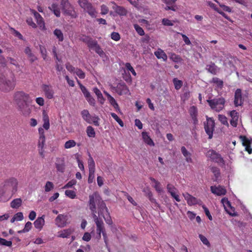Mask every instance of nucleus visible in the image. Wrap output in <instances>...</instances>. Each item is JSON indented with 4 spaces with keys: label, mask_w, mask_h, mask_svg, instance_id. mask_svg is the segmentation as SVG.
I'll use <instances>...</instances> for the list:
<instances>
[{
    "label": "nucleus",
    "mask_w": 252,
    "mask_h": 252,
    "mask_svg": "<svg viewBox=\"0 0 252 252\" xmlns=\"http://www.w3.org/2000/svg\"><path fill=\"white\" fill-rule=\"evenodd\" d=\"M49 9L52 11L54 14L58 17L60 16L61 11L58 5L53 3L50 6H49Z\"/></svg>",
    "instance_id": "obj_36"
},
{
    "label": "nucleus",
    "mask_w": 252,
    "mask_h": 252,
    "mask_svg": "<svg viewBox=\"0 0 252 252\" xmlns=\"http://www.w3.org/2000/svg\"><path fill=\"white\" fill-rule=\"evenodd\" d=\"M61 5L63 7V10L67 14H70V4H69L68 0H62Z\"/></svg>",
    "instance_id": "obj_35"
},
{
    "label": "nucleus",
    "mask_w": 252,
    "mask_h": 252,
    "mask_svg": "<svg viewBox=\"0 0 252 252\" xmlns=\"http://www.w3.org/2000/svg\"><path fill=\"white\" fill-rule=\"evenodd\" d=\"M97 45L96 41L90 38L88 39V45L90 48L94 49Z\"/></svg>",
    "instance_id": "obj_62"
},
{
    "label": "nucleus",
    "mask_w": 252,
    "mask_h": 252,
    "mask_svg": "<svg viewBox=\"0 0 252 252\" xmlns=\"http://www.w3.org/2000/svg\"><path fill=\"white\" fill-rule=\"evenodd\" d=\"M218 118L219 121L224 125H228L226 117L223 115H219Z\"/></svg>",
    "instance_id": "obj_61"
},
{
    "label": "nucleus",
    "mask_w": 252,
    "mask_h": 252,
    "mask_svg": "<svg viewBox=\"0 0 252 252\" xmlns=\"http://www.w3.org/2000/svg\"><path fill=\"white\" fill-rule=\"evenodd\" d=\"M207 156L216 162H221L222 159L220 156L214 150H209L207 153Z\"/></svg>",
    "instance_id": "obj_19"
},
{
    "label": "nucleus",
    "mask_w": 252,
    "mask_h": 252,
    "mask_svg": "<svg viewBox=\"0 0 252 252\" xmlns=\"http://www.w3.org/2000/svg\"><path fill=\"white\" fill-rule=\"evenodd\" d=\"M88 163L89 172H95V163L93 158L90 155Z\"/></svg>",
    "instance_id": "obj_40"
},
{
    "label": "nucleus",
    "mask_w": 252,
    "mask_h": 252,
    "mask_svg": "<svg viewBox=\"0 0 252 252\" xmlns=\"http://www.w3.org/2000/svg\"><path fill=\"white\" fill-rule=\"evenodd\" d=\"M15 86L13 78L8 79L2 74H0V90L4 92L12 90Z\"/></svg>",
    "instance_id": "obj_3"
},
{
    "label": "nucleus",
    "mask_w": 252,
    "mask_h": 252,
    "mask_svg": "<svg viewBox=\"0 0 252 252\" xmlns=\"http://www.w3.org/2000/svg\"><path fill=\"white\" fill-rule=\"evenodd\" d=\"M44 224V216L38 218L33 223L34 227L39 230H41L42 229Z\"/></svg>",
    "instance_id": "obj_27"
},
{
    "label": "nucleus",
    "mask_w": 252,
    "mask_h": 252,
    "mask_svg": "<svg viewBox=\"0 0 252 252\" xmlns=\"http://www.w3.org/2000/svg\"><path fill=\"white\" fill-rule=\"evenodd\" d=\"M18 185L19 182L17 179L13 177L5 179L3 183V186L5 189L13 194L17 192Z\"/></svg>",
    "instance_id": "obj_4"
},
{
    "label": "nucleus",
    "mask_w": 252,
    "mask_h": 252,
    "mask_svg": "<svg viewBox=\"0 0 252 252\" xmlns=\"http://www.w3.org/2000/svg\"><path fill=\"white\" fill-rule=\"evenodd\" d=\"M111 115L115 120V121L120 125L121 126H124L123 122L120 118H119V117L115 113H111Z\"/></svg>",
    "instance_id": "obj_55"
},
{
    "label": "nucleus",
    "mask_w": 252,
    "mask_h": 252,
    "mask_svg": "<svg viewBox=\"0 0 252 252\" xmlns=\"http://www.w3.org/2000/svg\"><path fill=\"white\" fill-rule=\"evenodd\" d=\"M24 52L31 62H33L36 60L37 58L36 56L32 53L31 49L29 47H26L24 50Z\"/></svg>",
    "instance_id": "obj_32"
},
{
    "label": "nucleus",
    "mask_w": 252,
    "mask_h": 252,
    "mask_svg": "<svg viewBox=\"0 0 252 252\" xmlns=\"http://www.w3.org/2000/svg\"><path fill=\"white\" fill-rule=\"evenodd\" d=\"M22 203V200L21 198L14 199L11 202L10 207L13 209H17L21 206Z\"/></svg>",
    "instance_id": "obj_38"
},
{
    "label": "nucleus",
    "mask_w": 252,
    "mask_h": 252,
    "mask_svg": "<svg viewBox=\"0 0 252 252\" xmlns=\"http://www.w3.org/2000/svg\"><path fill=\"white\" fill-rule=\"evenodd\" d=\"M94 50L95 51L96 53H97L100 57L103 58L104 57H106V55L105 53L103 52V51L102 50V49L100 47V46L97 45L94 49Z\"/></svg>",
    "instance_id": "obj_49"
},
{
    "label": "nucleus",
    "mask_w": 252,
    "mask_h": 252,
    "mask_svg": "<svg viewBox=\"0 0 252 252\" xmlns=\"http://www.w3.org/2000/svg\"><path fill=\"white\" fill-rule=\"evenodd\" d=\"M229 115L231 118L230 124L233 127H236L239 119L238 113L236 110H232L229 112Z\"/></svg>",
    "instance_id": "obj_24"
},
{
    "label": "nucleus",
    "mask_w": 252,
    "mask_h": 252,
    "mask_svg": "<svg viewBox=\"0 0 252 252\" xmlns=\"http://www.w3.org/2000/svg\"><path fill=\"white\" fill-rule=\"evenodd\" d=\"M42 89L45 96L48 99H52L54 97V92L52 87L47 85H43Z\"/></svg>",
    "instance_id": "obj_21"
},
{
    "label": "nucleus",
    "mask_w": 252,
    "mask_h": 252,
    "mask_svg": "<svg viewBox=\"0 0 252 252\" xmlns=\"http://www.w3.org/2000/svg\"><path fill=\"white\" fill-rule=\"evenodd\" d=\"M29 95L23 91H17L13 95V101L16 106L29 100Z\"/></svg>",
    "instance_id": "obj_7"
},
{
    "label": "nucleus",
    "mask_w": 252,
    "mask_h": 252,
    "mask_svg": "<svg viewBox=\"0 0 252 252\" xmlns=\"http://www.w3.org/2000/svg\"><path fill=\"white\" fill-rule=\"evenodd\" d=\"M183 196L189 206H192L196 204L201 205L202 202L200 200L197 199L188 192L183 193Z\"/></svg>",
    "instance_id": "obj_15"
},
{
    "label": "nucleus",
    "mask_w": 252,
    "mask_h": 252,
    "mask_svg": "<svg viewBox=\"0 0 252 252\" xmlns=\"http://www.w3.org/2000/svg\"><path fill=\"white\" fill-rule=\"evenodd\" d=\"M78 3L80 6L91 17H96L97 12L95 7L88 0H78Z\"/></svg>",
    "instance_id": "obj_5"
},
{
    "label": "nucleus",
    "mask_w": 252,
    "mask_h": 252,
    "mask_svg": "<svg viewBox=\"0 0 252 252\" xmlns=\"http://www.w3.org/2000/svg\"><path fill=\"white\" fill-rule=\"evenodd\" d=\"M155 55L158 59H161L163 61H166L167 60V56L163 50L161 49H158L157 51L155 52Z\"/></svg>",
    "instance_id": "obj_34"
},
{
    "label": "nucleus",
    "mask_w": 252,
    "mask_h": 252,
    "mask_svg": "<svg viewBox=\"0 0 252 252\" xmlns=\"http://www.w3.org/2000/svg\"><path fill=\"white\" fill-rule=\"evenodd\" d=\"M110 3L112 5V8L118 15L120 16H126L127 15L128 11L124 7L117 5L114 1H111Z\"/></svg>",
    "instance_id": "obj_16"
},
{
    "label": "nucleus",
    "mask_w": 252,
    "mask_h": 252,
    "mask_svg": "<svg viewBox=\"0 0 252 252\" xmlns=\"http://www.w3.org/2000/svg\"><path fill=\"white\" fill-rule=\"evenodd\" d=\"M94 221L96 225V232L99 238L101 237V234L105 232L104 223L102 220L98 217L96 215L93 216Z\"/></svg>",
    "instance_id": "obj_10"
},
{
    "label": "nucleus",
    "mask_w": 252,
    "mask_h": 252,
    "mask_svg": "<svg viewBox=\"0 0 252 252\" xmlns=\"http://www.w3.org/2000/svg\"><path fill=\"white\" fill-rule=\"evenodd\" d=\"M206 69L212 74H216L219 71L218 67L213 63H210L207 64L206 67Z\"/></svg>",
    "instance_id": "obj_30"
},
{
    "label": "nucleus",
    "mask_w": 252,
    "mask_h": 252,
    "mask_svg": "<svg viewBox=\"0 0 252 252\" xmlns=\"http://www.w3.org/2000/svg\"><path fill=\"white\" fill-rule=\"evenodd\" d=\"M32 13L33 14L36 23L39 27V28L42 30H44L45 29V23L43 20V18L36 11L34 10H31Z\"/></svg>",
    "instance_id": "obj_17"
},
{
    "label": "nucleus",
    "mask_w": 252,
    "mask_h": 252,
    "mask_svg": "<svg viewBox=\"0 0 252 252\" xmlns=\"http://www.w3.org/2000/svg\"><path fill=\"white\" fill-rule=\"evenodd\" d=\"M65 195L71 199H74L76 197V192L72 190H66Z\"/></svg>",
    "instance_id": "obj_47"
},
{
    "label": "nucleus",
    "mask_w": 252,
    "mask_h": 252,
    "mask_svg": "<svg viewBox=\"0 0 252 252\" xmlns=\"http://www.w3.org/2000/svg\"><path fill=\"white\" fill-rule=\"evenodd\" d=\"M207 101L211 109L217 112H220L223 109L225 102L224 98L222 97L208 99Z\"/></svg>",
    "instance_id": "obj_6"
},
{
    "label": "nucleus",
    "mask_w": 252,
    "mask_h": 252,
    "mask_svg": "<svg viewBox=\"0 0 252 252\" xmlns=\"http://www.w3.org/2000/svg\"><path fill=\"white\" fill-rule=\"evenodd\" d=\"M11 192L5 189V191H0V201L5 202L8 201L13 195Z\"/></svg>",
    "instance_id": "obj_25"
},
{
    "label": "nucleus",
    "mask_w": 252,
    "mask_h": 252,
    "mask_svg": "<svg viewBox=\"0 0 252 252\" xmlns=\"http://www.w3.org/2000/svg\"><path fill=\"white\" fill-rule=\"evenodd\" d=\"M76 145V142L73 140H69L67 141L64 145V147L65 149H70L73 147H74Z\"/></svg>",
    "instance_id": "obj_46"
},
{
    "label": "nucleus",
    "mask_w": 252,
    "mask_h": 252,
    "mask_svg": "<svg viewBox=\"0 0 252 252\" xmlns=\"http://www.w3.org/2000/svg\"><path fill=\"white\" fill-rule=\"evenodd\" d=\"M78 83L79 85L81 91L82 92L83 94H84L86 98L89 96L90 95H91L90 93L88 91L87 89L85 86L81 84L79 81H78Z\"/></svg>",
    "instance_id": "obj_51"
},
{
    "label": "nucleus",
    "mask_w": 252,
    "mask_h": 252,
    "mask_svg": "<svg viewBox=\"0 0 252 252\" xmlns=\"http://www.w3.org/2000/svg\"><path fill=\"white\" fill-rule=\"evenodd\" d=\"M104 93L105 95L107 97V100L110 103V104L114 107V108L118 112H120V109L118 103L116 102L115 98L112 96L109 93L107 92L104 91Z\"/></svg>",
    "instance_id": "obj_22"
},
{
    "label": "nucleus",
    "mask_w": 252,
    "mask_h": 252,
    "mask_svg": "<svg viewBox=\"0 0 252 252\" xmlns=\"http://www.w3.org/2000/svg\"><path fill=\"white\" fill-rule=\"evenodd\" d=\"M80 79H84L85 77V73L81 69L76 68L75 73Z\"/></svg>",
    "instance_id": "obj_63"
},
{
    "label": "nucleus",
    "mask_w": 252,
    "mask_h": 252,
    "mask_svg": "<svg viewBox=\"0 0 252 252\" xmlns=\"http://www.w3.org/2000/svg\"><path fill=\"white\" fill-rule=\"evenodd\" d=\"M77 181L75 179L71 180L69 182H68L66 184H65L63 188V189L71 188L73 186L76 184Z\"/></svg>",
    "instance_id": "obj_54"
},
{
    "label": "nucleus",
    "mask_w": 252,
    "mask_h": 252,
    "mask_svg": "<svg viewBox=\"0 0 252 252\" xmlns=\"http://www.w3.org/2000/svg\"><path fill=\"white\" fill-rule=\"evenodd\" d=\"M54 35L56 37L59 42H62L64 40V36L62 31L59 29H56L53 32Z\"/></svg>",
    "instance_id": "obj_37"
},
{
    "label": "nucleus",
    "mask_w": 252,
    "mask_h": 252,
    "mask_svg": "<svg viewBox=\"0 0 252 252\" xmlns=\"http://www.w3.org/2000/svg\"><path fill=\"white\" fill-rule=\"evenodd\" d=\"M99 118L98 116L95 115L91 116V119H90V123L89 124H93L95 126H98L99 125Z\"/></svg>",
    "instance_id": "obj_45"
},
{
    "label": "nucleus",
    "mask_w": 252,
    "mask_h": 252,
    "mask_svg": "<svg viewBox=\"0 0 252 252\" xmlns=\"http://www.w3.org/2000/svg\"><path fill=\"white\" fill-rule=\"evenodd\" d=\"M54 186L52 182L47 181L44 186V189L45 192H49L54 189Z\"/></svg>",
    "instance_id": "obj_48"
},
{
    "label": "nucleus",
    "mask_w": 252,
    "mask_h": 252,
    "mask_svg": "<svg viewBox=\"0 0 252 252\" xmlns=\"http://www.w3.org/2000/svg\"><path fill=\"white\" fill-rule=\"evenodd\" d=\"M211 170L214 174V176L215 177V179L214 180L217 182L220 176V172L219 169L216 167H212Z\"/></svg>",
    "instance_id": "obj_43"
},
{
    "label": "nucleus",
    "mask_w": 252,
    "mask_h": 252,
    "mask_svg": "<svg viewBox=\"0 0 252 252\" xmlns=\"http://www.w3.org/2000/svg\"><path fill=\"white\" fill-rule=\"evenodd\" d=\"M34 106L30 104V101H28L16 107L18 111L23 116H29L32 112V109Z\"/></svg>",
    "instance_id": "obj_8"
},
{
    "label": "nucleus",
    "mask_w": 252,
    "mask_h": 252,
    "mask_svg": "<svg viewBox=\"0 0 252 252\" xmlns=\"http://www.w3.org/2000/svg\"><path fill=\"white\" fill-rule=\"evenodd\" d=\"M10 31L12 32V33L16 37H17L19 39L21 40H24V38L23 35L17 31L15 30L14 28H11Z\"/></svg>",
    "instance_id": "obj_56"
},
{
    "label": "nucleus",
    "mask_w": 252,
    "mask_h": 252,
    "mask_svg": "<svg viewBox=\"0 0 252 252\" xmlns=\"http://www.w3.org/2000/svg\"><path fill=\"white\" fill-rule=\"evenodd\" d=\"M173 83L174 84L175 89L177 90L180 89L183 86L182 81L176 78H174L173 79Z\"/></svg>",
    "instance_id": "obj_42"
},
{
    "label": "nucleus",
    "mask_w": 252,
    "mask_h": 252,
    "mask_svg": "<svg viewBox=\"0 0 252 252\" xmlns=\"http://www.w3.org/2000/svg\"><path fill=\"white\" fill-rule=\"evenodd\" d=\"M86 133L90 138H94L95 136V132L92 126H88L86 128Z\"/></svg>",
    "instance_id": "obj_39"
},
{
    "label": "nucleus",
    "mask_w": 252,
    "mask_h": 252,
    "mask_svg": "<svg viewBox=\"0 0 252 252\" xmlns=\"http://www.w3.org/2000/svg\"><path fill=\"white\" fill-rule=\"evenodd\" d=\"M73 232V229L71 228L63 229L58 232L57 237L63 238H68Z\"/></svg>",
    "instance_id": "obj_26"
},
{
    "label": "nucleus",
    "mask_w": 252,
    "mask_h": 252,
    "mask_svg": "<svg viewBox=\"0 0 252 252\" xmlns=\"http://www.w3.org/2000/svg\"><path fill=\"white\" fill-rule=\"evenodd\" d=\"M243 145L245 147V150L248 152L249 154L252 153V139H248L246 137H242Z\"/></svg>",
    "instance_id": "obj_23"
},
{
    "label": "nucleus",
    "mask_w": 252,
    "mask_h": 252,
    "mask_svg": "<svg viewBox=\"0 0 252 252\" xmlns=\"http://www.w3.org/2000/svg\"><path fill=\"white\" fill-rule=\"evenodd\" d=\"M181 150L182 154L186 158V161L189 163H191L192 162V160L191 157L190 153H189L184 146L181 147Z\"/></svg>",
    "instance_id": "obj_31"
},
{
    "label": "nucleus",
    "mask_w": 252,
    "mask_h": 252,
    "mask_svg": "<svg viewBox=\"0 0 252 252\" xmlns=\"http://www.w3.org/2000/svg\"><path fill=\"white\" fill-rule=\"evenodd\" d=\"M68 216L64 214H59L55 219L56 225L59 227H63L67 223Z\"/></svg>",
    "instance_id": "obj_13"
},
{
    "label": "nucleus",
    "mask_w": 252,
    "mask_h": 252,
    "mask_svg": "<svg viewBox=\"0 0 252 252\" xmlns=\"http://www.w3.org/2000/svg\"><path fill=\"white\" fill-rule=\"evenodd\" d=\"M234 103L235 106H241L243 104L242 91L240 89H237L235 91Z\"/></svg>",
    "instance_id": "obj_20"
},
{
    "label": "nucleus",
    "mask_w": 252,
    "mask_h": 252,
    "mask_svg": "<svg viewBox=\"0 0 252 252\" xmlns=\"http://www.w3.org/2000/svg\"><path fill=\"white\" fill-rule=\"evenodd\" d=\"M215 122L212 118L207 119V123L205 125V130L209 136V138L211 139L213 136L214 130Z\"/></svg>",
    "instance_id": "obj_12"
},
{
    "label": "nucleus",
    "mask_w": 252,
    "mask_h": 252,
    "mask_svg": "<svg viewBox=\"0 0 252 252\" xmlns=\"http://www.w3.org/2000/svg\"><path fill=\"white\" fill-rule=\"evenodd\" d=\"M162 24L165 26H172L174 25V21L167 18H163L161 21Z\"/></svg>",
    "instance_id": "obj_53"
},
{
    "label": "nucleus",
    "mask_w": 252,
    "mask_h": 252,
    "mask_svg": "<svg viewBox=\"0 0 252 252\" xmlns=\"http://www.w3.org/2000/svg\"><path fill=\"white\" fill-rule=\"evenodd\" d=\"M221 202L228 214L232 216H236L237 215V213L235 212L234 208L231 206L230 202L227 198H223L221 200Z\"/></svg>",
    "instance_id": "obj_11"
},
{
    "label": "nucleus",
    "mask_w": 252,
    "mask_h": 252,
    "mask_svg": "<svg viewBox=\"0 0 252 252\" xmlns=\"http://www.w3.org/2000/svg\"><path fill=\"white\" fill-rule=\"evenodd\" d=\"M189 114L192 117V119L193 121V123L196 124L197 122V109L194 106H192L190 107L189 109Z\"/></svg>",
    "instance_id": "obj_33"
},
{
    "label": "nucleus",
    "mask_w": 252,
    "mask_h": 252,
    "mask_svg": "<svg viewBox=\"0 0 252 252\" xmlns=\"http://www.w3.org/2000/svg\"><path fill=\"white\" fill-rule=\"evenodd\" d=\"M212 82L215 84L219 88H221L223 85V81L218 78H213Z\"/></svg>",
    "instance_id": "obj_52"
},
{
    "label": "nucleus",
    "mask_w": 252,
    "mask_h": 252,
    "mask_svg": "<svg viewBox=\"0 0 252 252\" xmlns=\"http://www.w3.org/2000/svg\"><path fill=\"white\" fill-rule=\"evenodd\" d=\"M199 237L204 245H205L208 247L210 246V244L205 236H203L202 234H199Z\"/></svg>",
    "instance_id": "obj_59"
},
{
    "label": "nucleus",
    "mask_w": 252,
    "mask_h": 252,
    "mask_svg": "<svg viewBox=\"0 0 252 252\" xmlns=\"http://www.w3.org/2000/svg\"><path fill=\"white\" fill-rule=\"evenodd\" d=\"M93 90H94V92L95 94L96 95L98 99L99 100L100 102L101 103H103L104 99L103 98V95H102L101 92L100 91V90L98 89H97V88H94Z\"/></svg>",
    "instance_id": "obj_44"
},
{
    "label": "nucleus",
    "mask_w": 252,
    "mask_h": 252,
    "mask_svg": "<svg viewBox=\"0 0 252 252\" xmlns=\"http://www.w3.org/2000/svg\"><path fill=\"white\" fill-rule=\"evenodd\" d=\"M133 27L136 32L138 34H139L141 36L144 35L145 34V32L143 29L140 27L138 24H134Z\"/></svg>",
    "instance_id": "obj_50"
},
{
    "label": "nucleus",
    "mask_w": 252,
    "mask_h": 252,
    "mask_svg": "<svg viewBox=\"0 0 252 252\" xmlns=\"http://www.w3.org/2000/svg\"><path fill=\"white\" fill-rule=\"evenodd\" d=\"M211 192L217 195L218 196H221L225 195L226 193V189L220 186H211Z\"/></svg>",
    "instance_id": "obj_18"
},
{
    "label": "nucleus",
    "mask_w": 252,
    "mask_h": 252,
    "mask_svg": "<svg viewBox=\"0 0 252 252\" xmlns=\"http://www.w3.org/2000/svg\"><path fill=\"white\" fill-rule=\"evenodd\" d=\"M81 116L83 119L87 123H90V119H91V117L92 115H90L88 110H83L81 111Z\"/></svg>",
    "instance_id": "obj_41"
},
{
    "label": "nucleus",
    "mask_w": 252,
    "mask_h": 252,
    "mask_svg": "<svg viewBox=\"0 0 252 252\" xmlns=\"http://www.w3.org/2000/svg\"><path fill=\"white\" fill-rule=\"evenodd\" d=\"M142 136L144 142L147 145L150 146H154L155 143L153 140L149 136L147 132H142Z\"/></svg>",
    "instance_id": "obj_29"
},
{
    "label": "nucleus",
    "mask_w": 252,
    "mask_h": 252,
    "mask_svg": "<svg viewBox=\"0 0 252 252\" xmlns=\"http://www.w3.org/2000/svg\"><path fill=\"white\" fill-rule=\"evenodd\" d=\"M0 245L11 247L12 246V241H7L4 239L0 238Z\"/></svg>",
    "instance_id": "obj_60"
},
{
    "label": "nucleus",
    "mask_w": 252,
    "mask_h": 252,
    "mask_svg": "<svg viewBox=\"0 0 252 252\" xmlns=\"http://www.w3.org/2000/svg\"><path fill=\"white\" fill-rule=\"evenodd\" d=\"M42 121L43 122L42 127H39L38 128L39 137L38 141L37 149L40 156L44 158L45 157L46 139L44 129L47 130L50 128L49 118L47 112L45 110L42 112Z\"/></svg>",
    "instance_id": "obj_1"
},
{
    "label": "nucleus",
    "mask_w": 252,
    "mask_h": 252,
    "mask_svg": "<svg viewBox=\"0 0 252 252\" xmlns=\"http://www.w3.org/2000/svg\"><path fill=\"white\" fill-rule=\"evenodd\" d=\"M56 168L58 171L63 172L64 169V164L63 161H61L60 163H56Z\"/></svg>",
    "instance_id": "obj_58"
},
{
    "label": "nucleus",
    "mask_w": 252,
    "mask_h": 252,
    "mask_svg": "<svg viewBox=\"0 0 252 252\" xmlns=\"http://www.w3.org/2000/svg\"><path fill=\"white\" fill-rule=\"evenodd\" d=\"M150 180L153 183V186L156 191L159 193H163V189L161 187L160 183L153 178H151Z\"/></svg>",
    "instance_id": "obj_28"
},
{
    "label": "nucleus",
    "mask_w": 252,
    "mask_h": 252,
    "mask_svg": "<svg viewBox=\"0 0 252 252\" xmlns=\"http://www.w3.org/2000/svg\"><path fill=\"white\" fill-rule=\"evenodd\" d=\"M101 209H105L107 211V209L105 203L102 200L98 192H95L93 194L89 195V208L91 211L92 216L96 215V205Z\"/></svg>",
    "instance_id": "obj_2"
},
{
    "label": "nucleus",
    "mask_w": 252,
    "mask_h": 252,
    "mask_svg": "<svg viewBox=\"0 0 252 252\" xmlns=\"http://www.w3.org/2000/svg\"><path fill=\"white\" fill-rule=\"evenodd\" d=\"M166 189L167 191L171 196L177 201L180 202L181 199L178 194V191L177 188L171 184H168L167 185Z\"/></svg>",
    "instance_id": "obj_14"
},
{
    "label": "nucleus",
    "mask_w": 252,
    "mask_h": 252,
    "mask_svg": "<svg viewBox=\"0 0 252 252\" xmlns=\"http://www.w3.org/2000/svg\"><path fill=\"white\" fill-rule=\"evenodd\" d=\"M32 227V223L30 221L27 222L25 224L24 228L22 230V232L25 233L29 231L31 229Z\"/></svg>",
    "instance_id": "obj_64"
},
{
    "label": "nucleus",
    "mask_w": 252,
    "mask_h": 252,
    "mask_svg": "<svg viewBox=\"0 0 252 252\" xmlns=\"http://www.w3.org/2000/svg\"><path fill=\"white\" fill-rule=\"evenodd\" d=\"M111 89L120 95L129 94L127 87L124 83L118 84L116 87L111 86Z\"/></svg>",
    "instance_id": "obj_9"
},
{
    "label": "nucleus",
    "mask_w": 252,
    "mask_h": 252,
    "mask_svg": "<svg viewBox=\"0 0 252 252\" xmlns=\"http://www.w3.org/2000/svg\"><path fill=\"white\" fill-rule=\"evenodd\" d=\"M100 14L102 15L107 14L109 12V8L108 6L105 4H102L100 6Z\"/></svg>",
    "instance_id": "obj_57"
}]
</instances>
